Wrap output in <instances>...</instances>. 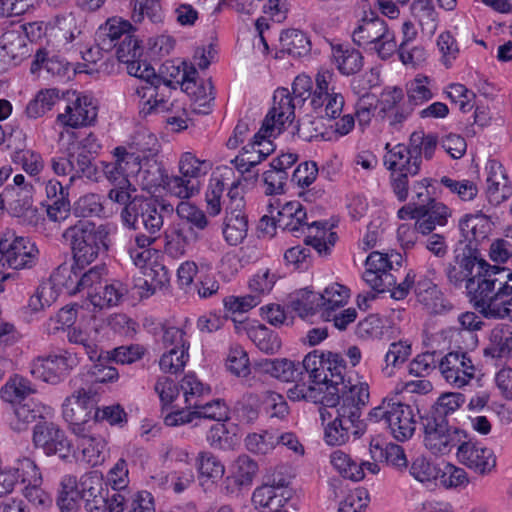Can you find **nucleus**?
I'll use <instances>...</instances> for the list:
<instances>
[{
  "label": "nucleus",
  "instance_id": "1",
  "mask_svg": "<svg viewBox=\"0 0 512 512\" xmlns=\"http://www.w3.org/2000/svg\"><path fill=\"white\" fill-rule=\"evenodd\" d=\"M130 75L143 79L145 85L135 91L139 98V114L146 118L151 115L166 114L172 111L173 104L168 102L170 79L156 74L154 68L141 60L127 66Z\"/></svg>",
  "mask_w": 512,
  "mask_h": 512
},
{
  "label": "nucleus",
  "instance_id": "2",
  "mask_svg": "<svg viewBox=\"0 0 512 512\" xmlns=\"http://www.w3.org/2000/svg\"><path fill=\"white\" fill-rule=\"evenodd\" d=\"M211 169V163L198 159L191 152H185L179 160V176L164 175L160 167H155V173L151 180H147L149 186L164 185L166 189L180 199H189L196 195L200 189V177L206 175Z\"/></svg>",
  "mask_w": 512,
  "mask_h": 512
},
{
  "label": "nucleus",
  "instance_id": "3",
  "mask_svg": "<svg viewBox=\"0 0 512 512\" xmlns=\"http://www.w3.org/2000/svg\"><path fill=\"white\" fill-rule=\"evenodd\" d=\"M512 281V272L506 267L490 265L489 263L475 279H469L466 289L471 297L475 309L485 318L495 310L496 297L507 289L508 283ZM497 309H499L497 307Z\"/></svg>",
  "mask_w": 512,
  "mask_h": 512
},
{
  "label": "nucleus",
  "instance_id": "4",
  "mask_svg": "<svg viewBox=\"0 0 512 512\" xmlns=\"http://www.w3.org/2000/svg\"><path fill=\"white\" fill-rule=\"evenodd\" d=\"M62 237L70 244L78 265H90L108 249L106 228L90 221H77L64 230Z\"/></svg>",
  "mask_w": 512,
  "mask_h": 512
},
{
  "label": "nucleus",
  "instance_id": "5",
  "mask_svg": "<svg viewBox=\"0 0 512 512\" xmlns=\"http://www.w3.org/2000/svg\"><path fill=\"white\" fill-rule=\"evenodd\" d=\"M39 260V249L29 238L18 236L14 231H6L0 237V293L3 282L10 277L6 269H31Z\"/></svg>",
  "mask_w": 512,
  "mask_h": 512
},
{
  "label": "nucleus",
  "instance_id": "6",
  "mask_svg": "<svg viewBox=\"0 0 512 512\" xmlns=\"http://www.w3.org/2000/svg\"><path fill=\"white\" fill-rule=\"evenodd\" d=\"M173 211L171 204H165L154 197L135 195L132 201L121 211L124 226L140 230L144 229L151 235L159 232L163 226V212Z\"/></svg>",
  "mask_w": 512,
  "mask_h": 512
},
{
  "label": "nucleus",
  "instance_id": "7",
  "mask_svg": "<svg viewBox=\"0 0 512 512\" xmlns=\"http://www.w3.org/2000/svg\"><path fill=\"white\" fill-rule=\"evenodd\" d=\"M98 393L92 387H81L68 396L62 405V415L74 435H83L95 428Z\"/></svg>",
  "mask_w": 512,
  "mask_h": 512
},
{
  "label": "nucleus",
  "instance_id": "8",
  "mask_svg": "<svg viewBox=\"0 0 512 512\" xmlns=\"http://www.w3.org/2000/svg\"><path fill=\"white\" fill-rule=\"evenodd\" d=\"M421 425L424 446L434 455L449 454L467 438L465 430L449 424V419L442 416L427 413L421 417Z\"/></svg>",
  "mask_w": 512,
  "mask_h": 512
},
{
  "label": "nucleus",
  "instance_id": "9",
  "mask_svg": "<svg viewBox=\"0 0 512 512\" xmlns=\"http://www.w3.org/2000/svg\"><path fill=\"white\" fill-rule=\"evenodd\" d=\"M191 409H176L164 417V423L169 427H177L193 423L198 426L203 419L225 422L229 419V408L221 399H215L207 403L194 401Z\"/></svg>",
  "mask_w": 512,
  "mask_h": 512
},
{
  "label": "nucleus",
  "instance_id": "10",
  "mask_svg": "<svg viewBox=\"0 0 512 512\" xmlns=\"http://www.w3.org/2000/svg\"><path fill=\"white\" fill-rule=\"evenodd\" d=\"M369 386L367 383L353 385L347 392H343L341 404L336 408L334 419H340L344 425L354 427V436L364 434L367 424L360 420L361 409L369 401Z\"/></svg>",
  "mask_w": 512,
  "mask_h": 512
},
{
  "label": "nucleus",
  "instance_id": "11",
  "mask_svg": "<svg viewBox=\"0 0 512 512\" xmlns=\"http://www.w3.org/2000/svg\"><path fill=\"white\" fill-rule=\"evenodd\" d=\"M78 364L76 354L67 350L51 353L47 356H38L30 367L31 374L44 382L57 384Z\"/></svg>",
  "mask_w": 512,
  "mask_h": 512
},
{
  "label": "nucleus",
  "instance_id": "12",
  "mask_svg": "<svg viewBox=\"0 0 512 512\" xmlns=\"http://www.w3.org/2000/svg\"><path fill=\"white\" fill-rule=\"evenodd\" d=\"M454 253V262L449 263L445 269L448 281L454 286H460L463 282L467 284L469 279H475L476 274L484 270L488 264L480 249L471 246L462 248V241H459Z\"/></svg>",
  "mask_w": 512,
  "mask_h": 512
},
{
  "label": "nucleus",
  "instance_id": "13",
  "mask_svg": "<svg viewBox=\"0 0 512 512\" xmlns=\"http://www.w3.org/2000/svg\"><path fill=\"white\" fill-rule=\"evenodd\" d=\"M97 115L98 106L95 99L73 91L67 93V104L64 112L58 114L57 120L64 126L79 128L93 125Z\"/></svg>",
  "mask_w": 512,
  "mask_h": 512
},
{
  "label": "nucleus",
  "instance_id": "14",
  "mask_svg": "<svg viewBox=\"0 0 512 512\" xmlns=\"http://www.w3.org/2000/svg\"><path fill=\"white\" fill-rule=\"evenodd\" d=\"M334 77V73L329 70L317 73L316 88L310 102L314 109L324 107V115L329 119L338 118L345 104L344 96L333 84Z\"/></svg>",
  "mask_w": 512,
  "mask_h": 512
},
{
  "label": "nucleus",
  "instance_id": "15",
  "mask_svg": "<svg viewBox=\"0 0 512 512\" xmlns=\"http://www.w3.org/2000/svg\"><path fill=\"white\" fill-rule=\"evenodd\" d=\"M115 160L113 162H103V172L110 183L113 185H129V177L142 172L150 174V170L141 169V156L133 151H128L126 147L118 146L113 150Z\"/></svg>",
  "mask_w": 512,
  "mask_h": 512
},
{
  "label": "nucleus",
  "instance_id": "16",
  "mask_svg": "<svg viewBox=\"0 0 512 512\" xmlns=\"http://www.w3.org/2000/svg\"><path fill=\"white\" fill-rule=\"evenodd\" d=\"M33 442L36 447L43 449L48 456L59 455L64 459L70 452V441L63 430L53 422L40 421L33 431Z\"/></svg>",
  "mask_w": 512,
  "mask_h": 512
},
{
  "label": "nucleus",
  "instance_id": "17",
  "mask_svg": "<svg viewBox=\"0 0 512 512\" xmlns=\"http://www.w3.org/2000/svg\"><path fill=\"white\" fill-rule=\"evenodd\" d=\"M439 369L445 380L461 388L475 377V366L467 353L453 351L448 353L439 363Z\"/></svg>",
  "mask_w": 512,
  "mask_h": 512
},
{
  "label": "nucleus",
  "instance_id": "18",
  "mask_svg": "<svg viewBox=\"0 0 512 512\" xmlns=\"http://www.w3.org/2000/svg\"><path fill=\"white\" fill-rule=\"evenodd\" d=\"M456 456L462 464L481 474L490 472L496 466L493 451L477 446L468 436L457 447Z\"/></svg>",
  "mask_w": 512,
  "mask_h": 512
},
{
  "label": "nucleus",
  "instance_id": "19",
  "mask_svg": "<svg viewBox=\"0 0 512 512\" xmlns=\"http://www.w3.org/2000/svg\"><path fill=\"white\" fill-rule=\"evenodd\" d=\"M297 101L291 96L288 89L278 88L273 96V106L264 118V131L272 128L281 132L286 122H292L295 117Z\"/></svg>",
  "mask_w": 512,
  "mask_h": 512
},
{
  "label": "nucleus",
  "instance_id": "20",
  "mask_svg": "<svg viewBox=\"0 0 512 512\" xmlns=\"http://www.w3.org/2000/svg\"><path fill=\"white\" fill-rule=\"evenodd\" d=\"M486 197L493 206H498L512 196V185L503 165L490 160L486 166Z\"/></svg>",
  "mask_w": 512,
  "mask_h": 512
},
{
  "label": "nucleus",
  "instance_id": "21",
  "mask_svg": "<svg viewBox=\"0 0 512 512\" xmlns=\"http://www.w3.org/2000/svg\"><path fill=\"white\" fill-rule=\"evenodd\" d=\"M259 471L258 463L248 455H240L232 465V473L223 482L227 494H235L242 489H249Z\"/></svg>",
  "mask_w": 512,
  "mask_h": 512
},
{
  "label": "nucleus",
  "instance_id": "22",
  "mask_svg": "<svg viewBox=\"0 0 512 512\" xmlns=\"http://www.w3.org/2000/svg\"><path fill=\"white\" fill-rule=\"evenodd\" d=\"M307 213L302 204L298 201L285 203L278 211L276 218H273V224L283 230L293 232L298 236V232L304 233L306 230L311 233L314 226L321 224L320 221H313L311 224L306 222Z\"/></svg>",
  "mask_w": 512,
  "mask_h": 512
},
{
  "label": "nucleus",
  "instance_id": "23",
  "mask_svg": "<svg viewBox=\"0 0 512 512\" xmlns=\"http://www.w3.org/2000/svg\"><path fill=\"white\" fill-rule=\"evenodd\" d=\"M448 216V207L435 199H429L427 204H419L411 210V218L416 219V229L423 235L431 233L436 225L444 226Z\"/></svg>",
  "mask_w": 512,
  "mask_h": 512
},
{
  "label": "nucleus",
  "instance_id": "24",
  "mask_svg": "<svg viewBox=\"0 0 512 512\" xmlns=\"http://www.w3.org/2000/svg\"><path fill=\"white\" fill-rule=\"evenodd\" d=\"M390 409L386 428L390 430L393 437L398 441L403 442L410 439L416 428L413 408L408 404L393 402Z\"/></svg>",
  "mask_w": 512,
  "mask_h": 512
},
{
  "label": "nucleus",
  "instance_id": "25",
  "mask_svg": "<svg viewBox=\"0 0 512 512\" xmlns=\"http://www.w3.org/2000/svg\"><path fill=\"white\" fill-rule=\"evenodd\" d=\"M389 31L385 20L374 11L364 12L357 27L352 33V38L358 46L370 47Z\"/></svg>",
  "mask_w": 512,
  "mask_h": 512
},
{
  "label": "nucleus",
  "instance_id": "26",
  "mask_svg": "<svg viewBox=\"0 0 512 512\" xmlns=\"http://www.w3.org/2000/svg\"><path fill=\"white\" fill-rule=\"evenodd\" d=\"M460 231L464 238L462 248H476L485 241L490 232V223L482 214L465 215L459 223Z\"/></svg>",
  "mask_w": 512,
  "mask_h": 512
},
{
  "label": "nucleus",
  "instance_id": "27",
  "mask_svg": "<svg viewBox=\"0 0 512 512\" xmlns=\"http://www.w3.org/2000/svg\"><path fill=\"white\" fill-rule=\"evenodd\" d=\"M47 215L52 221H60L66 218L70 211L68 199V187L61 182L51 179L46 183Z\"/></svg>",
  "mask_w": 512,
  "mask_h": 512
},
{
  "label": "nucleus",
  "instance_id": "28",
  "mask_svg": "<svg viewBox=\"0 0 512 512\" xmlns=\"http://www.w3.org/2000/svg\"><path fill=\"white\" fill-rule=\"evenodd\" d=\"M417 300L433 314H442L451 309V304L443 297L442 292L430 279H419L414 288Z\"/></svg>",
  "mask_w": 512,
  "mask_h": 512
},
{
  "label": "nucleus",
  "instance_id": "29",
  "mask_svg": "<svg viewBox=\"0 0 512 512\" xmlns=\"http://www.w3.org/2000/svg\"><path fill=\"white\" fill-rule=\"evenodd\" d=\"M32 190L33 186L26 183L25 177L22 174L15 175L12 179V184L8 183L0 191V208H3L5 203L10 206L15 204V210L17 207H20V209L30 207Z\"/></svg>",
  "mask_w": 512,
  "mask_h": 512
},
{
  "label": "nucleus",
  "instance_id": "30",
  "mask_svg": "<svg viewBox=\"0 0 512 512\" xmlns=\"http://www.w3.org/2000/svg\"><path fill=\"white\" fill-rule=\"evenodd\" d=\"M331 61L345 76L358 73L363 67L362 54L349 44L331 43Z\"/></svg>",
  "mask_w": 512,
  "mask_h": 512
},
{
  "label": "nucleus",
  "instance_id": "31",
  "mask_svg": "<svg viewBox=\"0 0 512 512\" xmlns=\"http://www.w3.org/2000/svg\"><path fill=\"white\" fill-rule=\"evenodd\" d=\"M66 158L69 159L71 174L69 184L80 178L96 181L98 179V167L95 162H91L90 155L84 154L82 148L69 146L65 151Z\"/></svg>",
  "mask_w": 512,
  "mask_h": 512
},
{
  "label": "nucleus",
  "instance_id": "32",
  "mask_svg": "<svg viewBox=\"0 0 512 512\" xmlns=\"http://www.w3.org/2000/svg\"><path fill=\"white\" fill-rule=\"evenodd\" d=\"M133 27L128 21L111 18L101 25L96 32V41L101 50L110 51L118 44L119 39L129 34Z\"/></svg>",
  "mask_w": 512,
  "mask_h": 512
},
{
  "label": "nucleus",
  "instance_id": "33",
  "mask_svg": "<svg viewBox=\"0 0 512 512\" xmlns=\"http://www.w3.org/2000/svg\"><path fill=\"white\" fill-rule=\"evenodd\" d=\"M76 436L79 439L83 456L89 464L96 466L105 460L107 443L102 436L94 432V429Z\"/></svg>",
  "mask_w": 512,
  "mask_h": 512
},
{
  "label": "nucleus",
  "instance_id": "34",
  "mask_svg": "<svg viewBox=\"0 0 512 512\" xmlns=\"http://www.w3.org/2000/svg\"><path fill=\"white\" fill-rule=\"evenodd\" d=\"M320 293L308 288L297 290L289 295L288 306L301 318L314 314L322 309Z\"/></svg>",
  "mask_w": 512,
  "mask_h": 512
},
{
  "label": "nucleus",
  "instance_id": "35",
  "mask_svg": "<svg viewBox=\"0 0 512 512\" xmlns=\"http://www.w3.org/2000/svg\"><path fill=\"white\" fill-rule=\"evenodd\" d=\"M127 291L126 286L120 281H105L96 292H89L88 298L95 307L103 309L117 305Z\"/></svg>",
  "mask_w": 512,
  "mask_h": 512
},
{
  "label": "nucleus",
  "instance_id": "36",
  "mask_svg": "<svg viewBox=\"0 0 512 512\" xmlns=\"http://www.w3.org/2000/svg\"><path fill=\"white\" fill-rule=\"evenodd\" d=\"M485 355L493 358L512 357V330L508 325H498L491 330L490 345L485 349Z\"/></svg>",
  "mask_w": 512,
  "mask_h": 512
},
{
  "label": "nucleus",
  "instance_id": "37",
  "mask_svg": "<svg viewBox=\"0 0 512 512\" xmlns=\"http://www.w3.org/2000/svg\"><path fill=\"white\" fill-rule=\"evenodd\" d=\"M79 271L80 267L73 260L71 263L60 264L50 276V279L56 285V287L69 295H75L79 293Z\"/></svg>",
  "mask_w": 512,
  "mask_h": 512
},
{
  "label": "nucleus",
  "instance_id": "38",
  "mask_svg": "<svg viewBox=\"0 0 512 512\" xmlns=\"http://www.w3.org/2000/svg\"><path fill=\"white\" fill-rule=\"evenodd\" d=\"M411 16L422 31L434 34L438 26V13L432 0H414L410 5Z\"/></svg>",
  "mask_w": 512,
  "mask_h": 512
},
{
  "label": "nucleus",
  "instance_id": "39",
  "mask_svg": "<svg viewBox=\"0 0 512 512\" xmlns=\"http://www.w3.org/2000/svg\"><path fill=\"white\" fill-rule=\"evenodd\" d=\"M280 44L282 50L293 57L304 56L311 49L310 40L307 35L297 29L283 31L280 35Z\"/></svg>",
  "mask_w": 512,
  "mask_h": 512
},
{
  "label": "nucleus",
  "instance_id": "40",
  "mask_svg": "<svg viewBox=\"0 0 512 512\" xmlns=\"http://www.w3.org/2000/svg\"><path fill=\"white\" fill-rule=\"evenodd\" d=\"M320 367L322 368L323 374H328V381L322 382V385L330 384L331 388H335L334 386L343 384L346 365L342 355L331 351L323 352Z\"/></svg>",
  "mask_w": 512,
  "mask_h": 512
},
{
  "label": "nucleus",
  "instance_id": "41",
  "mask_svg": "<svg viewBox=\"0 0 512 512\" xmlns=\"http://www.w3.org/2000/svg\"><path fill=\"white\" fill-rule=\"evenodd\" d=\"M323 316L330 320L332 312L344 306L349 297V290L338 283H334L325 288L323 293H320Z\"/></svg>",
  "mask_w": 512,
  "mask_h": 512
},
{
  "label": "nucleus",
  "instance_id": "42",
  "mask_svg": "<svg viewBox=\"0 0 512 512\" xmlns=\"http://www.w3.org/2000/svg\"><path fill=\"white\" fill-rule=\"evenodd\" d=\"M144 278L139 279L137 284L140 288L146 289L150 294L162 289L169 282L168 270L165 266L155 263L144 267L142 271Z\"/></svg>",
  "mask_w": 512,
  "mask_h": 512
},
{
  "label": "nucleus",
  "instance_id": "43",
  "mask_svg": "<svg viewBox=\"0 0 512 512\" xmlns=\"http://www.w3.org/2000/svg\"><path fill=\"white\" fill-rule=\"evenodd\" d=\"M288 500L289 495H287V492H284V494L278 493L277 490H273L264 482L254 490L252 495L253 503L256 506L268 508L269 512L283 507Z\"/></svg>",
  "mask_w": 512,
  "mask_h": 512
},
{
  "label": "nucleus",
  "instance_id": "44",
  "mask_svg": "<svg viewBox=\"0 0 512 512\" xmlns=\"http://www.w3.org/2000/svg\"><path fill=\"white\" fill-rule=\"evenodd\" d=\"M384 162L389 170L407 172L410 173V176L418 174L412 172L411 168L414 164V157L404 144L395 145L389 150V155L385 156Z\"/></svg>",
  "mask_w": 512,
  "mask_h": 512
},
{
  "label": "nucleus",
  "instance_id": "45",
  "mask_svg": "<svg viewBox=\"0 0 512 512\" xmlns=\"http://www.w3.org/2000/svg\"><path fill=\"white\" fill-rule=\"evenodd\" d=\"M33 392L27 379L15 375L1 388V398L5 402L17 405Z\"/></svg>",
  "mask_w": 512,
  "mask_h": 512
},
{
  "label": "nucleus",
  "instance_id": "46",
  "mask_svg": "<svg viewBox=\"0 0 512 512\" xmlns=\"http://www.w3.org/2000/svg\"><path fill=\"white\" fill-rule=\"evenodd\" d=\"M323 358V351L313 350L308 353L302 363L297 362L300 380L304 372L308 373L309 381L315 385H322V382L328 381V374L322 372L320 360Z\"/></svg>",
  "mask_w": 512,
  "mask_h": 512
},
{
  "label": "nucleus",
  "instance_id": "47",
  "mask_svg": "<svg viewBox=\"0 0 512 512\" xmlns=\"http://www.w3.org/2000/svg\"><path fill=\"white\" fill-rule=\"evenodd\" d=\"M248 335L255 345L266 354H275L281 347L278 335L263 325L251 328Z\"/></svg>",
  "mask_w": 512,
  "mask_h": 512
},
{
  "label": "nucleus",
  "instance_id": "48",
  "mask_svg": "<svg viewBox=\"0 0 512 512\" xmlns=\"http://www.w3.org/2000/svg\"><path fill=\"white\" fill-rule=\"evenodd\" d=\"M41 418L40 408L35 404L19 403L14 405L10 426L15 431H24L28 425Z\"/></svg>",
  "mask_w": 512,
  "mask_h": 512
},
{
  "label": "nucleus",
  "instance_id": "49",
  "mask_svg": "<svg viewBox=\"0 0 512 512\" xmlns=\"http://www.w3.org/2000/svg\"><path fill=\"white\" fill-rule=\"evenodd\" d=\"M80 267L79 271V292L84 290L89 292H96L101 284L103 283V279L107 274V268L104 264H98L89 269H86L88 265H78Z\"/></svg>",
  "mask_w": 512,
  "mask_h": 512
},
{
  "label": "nucleus",
  "instance_id": "50",
  "mask_svg": "<svg viewBox=\"0 0 512 512\" xmlns=\"http://www.w3.org/2000/svg\"><path fill=\"white\" fill-rule=\"evenodd\" d=\"M245 447L254 454L265 455L277 446V432L263 431L248 434L244 440Z\"/></svg>",
  "mask_w": 512,
  "mask_h": 512
},
{
  "label": "nucleus",
  "instance_id": "51",
  "mask_svg": "<svg viewBox=\"0 0 512 512\" xmlns=\"http://www.w3.org/2000/svg\"><path fill=\"white\" fill-rule=\"evenodd\" d=\"M16 476L17 483L27 485L30 483L43 482L42 474L37 464L29 457L18 458L13 466H10Z\"/></svg>",
  "mask_w": 512,
  "mask_h": 512
},
{
  "label": "nucleus",
  "instance_id": "52",
  "mask_svg": "<svg viewBox=\"0 0 512 512\" xmlns=\"http://www.w3.org/2000/svg\"><path fill=\"white\" fill-rule=\"evenodd\" d=\"M59 291L51 279L41 283L36 292L30 297L29 307L37 312L51 306L57 300Z\"/></svg>",
  "mask_w": 512,
  "mask_h": 512
},
{
  "label": "nucleus",
  "instance_id": "53",
  "mask_svg": "<svg viewBox=\"0 0 512 512\" xmlns=\"http://www.w3.org/2000/svg\"><path fill=\"white\" fill-rule=\"evenodd\" d=\"M248 232L247 217L225 216L223 235L227 243L236 246L243 242Z\"/></svg>",
  "mask_w": 512,
  "mask_h": 512
},
{
  "label": "nucleus",
  "instance_id": "54",
  "mask_svg": "<svg viewBox=\"0 0 512 512\" xmlns=\"http://www.w3.org/2000/svg\"><path fill=\"white\" fill-rule=\"evenodd\" d=\"M196 463L200 476L206 477L213 482L221 479L225 473L224 465L211 452H200L196 459Z\"/></svg>",
  "mask_w": 512,
  "mask_h": 512
},
{
  "label": "nucleus",
  "instance_id": "55",
  "mask_svg": "<svg viewBox=\"0 0 512 512\" xmlns=\"http://www.w3.org/2000/svg\"><path fill=\"white\" fill-rule=\"evenodd\" d=\"M313 229H316V234L312 235V232L309 233L304 240L305 245L312 247L320 256L330 254L331 247L336 243L337 234L335 232H330L327 240H325V222H321L318 227L314 226Z\"/></svg>",
  "mask_w": 512,
  "mask_h": 512
},
{
  "label": "nucleus",
  "instance_id": "56",
  "mask_svg": "<svg viewBox=\"0 0 512 512\" xmlns=\"http://www.w3.org/2000/svg\"><path fill=\"white\" fill-rule=\"evenodd\" d=\"M465 402V396L462 393L450 392L442 394L428 412L434 416H442L448 419L449 415L454 413Z\"/></svg>",
  "mask_w": 512,
  "mask_h": 512
},
{
  "label": "nucleus",
  "instance_id": "57",
  "mask_svg": "<svg viewBox=\"0 0 512 512\" xmlns=\"http://www.w3.org/2000/svg\"><path fill=\"white\" fill-rule=\"evenodd\" d=\"M115 48L118 60L125 63L127 66L133 62L139 61L143 54L140 41L130 33L126 34Z\"/></svg>",
  "mask_w": 512,
  "mask_h": 512
},
{
  "label": "nucleus",
  "instance_id": "58",
  "mask_svg": "<svg viewBox=\"0 0 512 512\" xmlns=\"http://www.w3.org/2000/svg\"><path fill=\"white\" fill-rule=\"evenodd\" d=\"M95 362L90 369V373L97 383L111 382L118 378V371L109 363L113 361L109 351L102 350L101 358L92 360Z\"/></svg>",
  "mask_w": 512,
  "mask_h": 512
},
{
  "label": "nucleus",
  "instance_id": "59",
  "mask_svg": "<svg viewBox=\"0 0 512 512\" xmlns=\"http://www.w3.org/2000/svg\"><path fill=\"white\" fill-rule=\"evenodd\" d=\"M354 429L350 425H344L340 419H333L325 426L324 439L329 445H342L349 440L350 435H354Z\"/></svg>",
  "mask_w": 512,
  "mask_h": 512
},
{
  "label": "nucleus",
  "instance_id": "60",
  "mask_svg": "<svg viewBox=\"0 0 512 512\" xmlns=\"http://www.w3.org/2000/svg\"><path fill=\"white\" fill-rule=\"evenodd\" d=\"M73 210L78 217L99 216L103 211L101 196L95 193L85 194L74 203Z\"/></svg>",
  "mask_w": 512,
  "mask_h": 512
},
{
  "label": "nucleus",
  "instance_id": "61",
  "mask_svg": "<svg viewBox=\"0 0 512 512\" xmlns=\"http://www.w3.org/2000/svg\"><path fill=\"white\" fill-rule=\"evenodd\" d=\"M188 357V350L170 348L160 358L159 365L163 372L176 374L183 370Z\"/></svg>",
  "mask_w": 512,
  "mask_h": 512
},
{
  "label": "nucleus",
  "instance_id": "62",
  "mask_svg": "<svg viewBox=\"0 0 512 512\" xmlns=\"http://www.w3.org/2000/svg\"><path fill=\"white\" fill-rule=\"evenodd\" d=\"M364 281L376 292L381 293L390 290L396 285V277L390 272H378L372 267H366L363 274Z\"/></svg>",
  "mask_w": 512,
  "mask_h": 512
},
{
  "label": "nucleus",
  "instance_id": "63",
  "mask_svg": "<svg viewBox=\"0 0 512 512\" xmlns=\"http://www.w3.org/2000/svg\"><path fill=\"white\" fill-rule=\"evenodd\" d=\"M226 366L227 369L236 376H247L250 372V368L246 351L241 346L231 347Z\"/></svg>",
  "mask_w": 512,
  "mask_h": 512
},
{
  "label": "nucleus",
  "instance_id": "64",
  "mask_svg": "<svg viewBox=\"0 0 512 512\" xmlns=\"http://www.w3.org/2000/svg\"><path fill=\"white\" fill-rule=\"evenodd\" d=\"M369 502L368 491L364 488L355 489L340 502L338 512H363Z\"/></svg>",
  "mask_w": 512,
  "mask_h": 512
}]
</instances>
